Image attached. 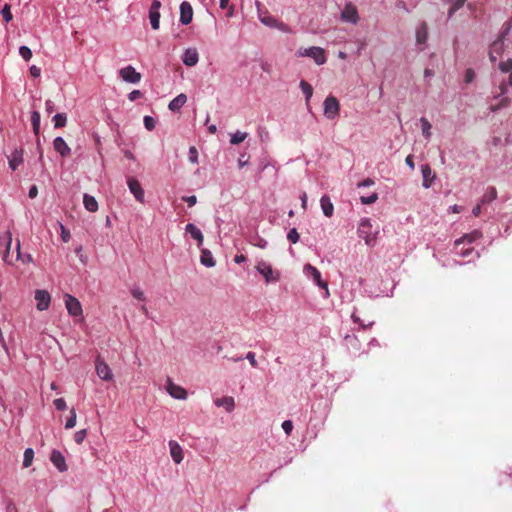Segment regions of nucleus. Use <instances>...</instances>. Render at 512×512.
<instances>
[{
  "label": "nucleus",
  "instance_id": "nucleus-9",
  "mask_svg": "<svg viewBox=\"0 0 512 512\" xmlns=\"http://www.w3.org/2000/svg\"><path fill=\"white\" fill-rule=\"evenodd\" d=\"M119 74L125 82L138 83L141 80V74L137 72L132 66H126L122 68Z\"/></svg>",
  "mask_w": 512,
  "mask_h": 512
},
{
  "label": "nucleus",
  "instance_id": "nucleus-32",
  "mask_svg": "<svg viewBox=\"0 0 512 512\" xmlns=\"http://www.w3.org/2000/svg\"><path fill=\"white\" fill-rule=\"evenodd\" d=\"M499 69L504 73L511 71V74L509 76V82L512 85V59H508L504 62H501L499 64Z\"/></svg>",
  "mask_w": 512,
  "mask_h": 512
},
{
  "label": "nucleus",
  "instance_id": "nucleus-56",
  "mask_svg": "<svg viewBox=\"0 0 512 512\" xmlns=\"http://www.w3.org/2000/svg\"><path fill=\"white\" fill-rule=\"evenodd\" d=\"M247 359L250 361V363H251V365H252L253 367H256V366H257V362H256V359H255V355H254V353L249 352V353L247 354Z\"/></svg>",
  "mask_w": 512,
  "mask_h": 512
},
{
  "label": "nucleus",
  "instance_id": "nucleus-26",
  "mask_svg": "<svg viewBox=\"0 0 512 512\" xmlns=\"http://www.w3.org/2000/svg\"><path fill=\"white\" fill-rule=\"evenodd\" d=\"M215 404L218 407H224L228 412H231L235 406V402L232 397H223L221 399H217Z\"/></svg>",
  "mask_w": 512,
  "mask_h": 512
},
{
  "label": "nucleus",
  "instance_id": "nucleus-31",
  "mask_svg": "<svg viewBox=\"0 0 512 512\" xmlns=\"http://www.w3.org/2000/svg\"><path fill=\"white\" fill-rule=\"evenodd\" d=\"M31 121H32V125H33V131L36 135H38L39 130H40V114H39V112L33 111L31 113Z\"/></svg>",
  "mask_w": 512,
  "mask_h": 512
},
{
  "label": "nucleus",
  "instance_id": "nucleus-33",
  "mask_svg": "<svg viewBox=\"0 0 512 512\" xmlns=\"http://www.w3.org/2000/svg\"><path fill=\"white\" fill-rule=\"evenodd\" d=\"M34 458V451L31 448H27L24 452V460H23V466L25 468H28L31 466Z\"/></svg>",
  "mask_w": 512,
  "mask_h": 512
},
{
  "label": "nucleus",
  "instance_id": "nucleus-15",
  "mask_svg": "<svg viewBox=\"0 0 512 512\" xmlns=\"http://www.w3.org/2000/svg\"><path fill=\"white\" fill-rule=\"evenodd\" d=\"M305 270L308 273H310V275L313 277L314 281L317 283L318 286L326 290V296H329L328 285L325 281H322L320 272L310 264H307L305 266Z\"/></svg>",
  "mask_w": 512,
  "mask_h": 512
},
{
  "label": "nucleus",
  "instance_id": "nucleus-23",
  "mask_svg": "<svg viewBox=\"0 0 512 512\" xmlns=\"http://www.w3.org/2000/svg\"><path fill=\"white\" fill-rule=\"evenodd\" d=\"M187 102V97L185 94H179L169 103V109L173 112L179 111L184 104Z\"/></svg>",
  "mask_w": 512,
  "mask_h": 512
},
{
  "label": "nucleus",
  "instance_id": "nucleus-60",
  "mask_svg": "<svg viewBox=\"0 0 512 512\" xmlns=\"http://www.w3.org/2000/svg\"><path fill=\"white\" fill-rule=\"evenodd\" d=\"M406 164L411 168V169H414V162H413V157L412 155H408L406 157Z\"/></svg>",
  "mask_w": 512,
  "mask_h": 512
},
{
  "label": "nucleus",
  "instance_id": "nucleus-16",
  "mask_svg": "<svg viewBox=\"0 0 512 512\" xmlns=\"http://www.w3.org/2000/svg\"><path fill=\"white\" fill-rule=\"evenodd\" d=\"M53 147L62 157H67L71 153L70 147L62 137L54 139Z\"/></svg>",
  "mask_w": 512,
  "mask_h": 512
},
{
  "label": "nucleus",
  "instance_id": "nucleus-53",
  "mask_svg": "<svg viewBox=\"0 0 512 512\" xmlns=\"http://www.w3.org/2000/svg\"><path fill=\"white\" fill-rule=\"evenodd\" d=\"M297 57H309V48L299 49L296 52Z\"/></svg>",
  "mask_w": 512,
  "mask_h": 512
},
{
  "label": "nucleus",
  "instance_id": "nucleus-18",
  "mask_svg": "<svg viewBox=\"0 0 512 512\" xmlns=\"http://www.w3.org/2000/svg\"><path fill=\"white\" fill-rule=\"evenodd\" d=\"M51 461L58 468L59 471L64 472L67 470L65 458L58 450H53L51 453Z\"/></svg>",
  "mask_w": 512,
  "mask_h": 512
},
{
  "label": "nucleus",
  "instance_id": "nucleus-40",
  "mask_svg": "<svg viewBox=\"0 0 512 512\" xmlns=\"http://www.w3.org/2000/svg\"><path fill=\"white\" fill-rule=\"evenodd\" d=\"M19 53L20 55L22 56V58L26 61L30 60L31 57H32V51L29 47L27 46H21L19 48Z\"/></svg>",
  "mask_w": 512,
  "mask_h": 512
},
{
  "label": "nucleus",
  "instance_id": "nucleus-49",
  "mask_svg": "<svg viewBox=\"0 0 512 512\" xmlns=\"http://www.w3.org/2000/svg\"><path fill=\"white\" fill-rule=\"evenodd\" d=\"M54 405L57 410H65L66 409V402L63 398H58L54 400Z\"/></svg>",
  "mask_w": 512,
  "mask_h": 512
},
{
  "label": "nucleus",
  "instance_id": "nucleus-43",
  "mask_svg": "<svg viewBox=\"0 0 512 512\" xmlns=\"http://www.w3.org/2000/svg\"><path fill=\"white\" fill-rule=\"evenodd\" d=\"M86 436H87V430L82 429L75 433L74 439H75L76 443L81 444L84 441V439L86 438Z\"/></svg>",
  "mask_w": 512,
  "mask_h": 512
},
{
  "label": "nucleus",
  "instance_id": "nucleus-7",
  "mask_svg": "<svg viewBox=\"0 0 512 512\" xmlns=\"http://www.w3.org/2000/svg\"><path fill=\"white\" fill-rule=\"evenodd\" d=\"M97 375L104 381H111L113 379V373L109 365L102 359L97 358L95 365Z\"/></svg>",
  "mask_w": 512,
  "mask_h": 512
},
{
  "label": "nucleus",
  "instance_id": "nucleus-24",
  "mask_svg": "<svg viewBox=\"0 0 512 512\" xmlns=\"http://www.w3.org/2000/svg\"><path fill=\"white\" fill-rule=\"evenodd\" d=\"M321 208L325 216L331 217L333 215L334 206L328 196H323L320 200Z\"/></svg>",
  "mask_w": 512,
  "mask_h": 512
},
{
  "label": "nucleus",
  "instance_id": "nucleus-14",
  "mask_svg": "<svg viewBox=\"0 0 512 512\" xmlns=\"http://www.w3.org/2000/svg\"><path fill=\"white\" fill-rule=\"evenodd\" d=\"M167 391L175 399H185L187 392L181 386L174 384L170 379L167 381Z\"/></svg>",
  "mask_w": 512,
  "mask_h": 512
},
{
  "label": "nucleus",
  "instance_id": "nucleus-27",
  "mask_svg": "<svg viewBox=\"0 0 512 512\" xmlns=\"http://www.w3.org/2000/svg\"><path fill=\"white\" fill-rule=\"evenodd\" d=\"M186 231L191 234V236L198 241V244L201 245L203 242V235L201 231L194 224H187Z\"/></svg>",
  "mask_w": 512,
  "mask_h": 512
},
{
  "label": "nucleus",
  "instance_id": "nucleus-55",
  "mask_svg": "<svg viewBox=\"0 0 512 512\" xmlns=\"http://www.w3.org/2000/svg\"><path fill=\"white\" fill-rule=\"evenodd\" d=\"M142 93L139 90H134L129 94V99L131 101L136 100L137 98L141 97Z\"/></svg>",
  "mask_w": 512,
  "mask_h": 512
},
{
  "label": "nucleus",
  "instance_id": "nucleus-52",
  "mask_svg": "<svg viewBox=\"0 0 512 512\" xmlns=\"http://www.w3.org/2000/svg\"><path fill=\"white\" fill-rule=\"evenodd\" d=\"M41 70L39 67L33 65L30 67V74L32 77L37 78L40 76Z\"/></svg>",
  "mask_w": 512,
  "mask_h": 512
},
{
  "label": "nucleus",
  "instance_id": "nucleus-45",
  "mask_svg": "<svg viewBox=\"0 0 512 512\" xmlns=\"http://www.w3.org/2000/svg\"><path fill=\"white\" fill-rule=\"evenodd\" d=\"M287 238L292 242V243H297L298 240H299V233L297 232V230L295 228L291 229L287 235Z\"/></svg>",
  "mask_w": 512,
  "mask_h": 512
},
{
  "label": "nucleus",
  "instance_id": "nucleus-20",
  "mask_svg": "<svg viewBox=\"0 0 512 512\" xmlns=\"http://www.w3.org/2000/svg\"><path fill=\"white\" fill-rule=\"evenodd\" d=\"M183 62L187 66H194L198 62V52L195 48H188L183 55Z\"/></svg>",
  "mask_w": 512,
  "mask_h": 512
},
{
  "label": "nucleus",
  "instance_id": "nucleus-13",
  "mask_svg": "<svg viewBox=\"0 0 512 512\" xmlns=\"http://www.w3.org/2000/svg\"><path fill=\"white\" fill-rule=\"evenodd\" d=\"M193 9L188 2H182L180 5V22L187 25L192 21Z\"/></svg>",
  "mask_w": 512,
  "mask_h": 512
},
{
  "label": "nucleus",
  "instance_id": "nucleus-38",
  "mask_svg": "<svg viewBox=\"0 0 512 512\" xmlns=\"http://www.w3.org/2000/svg\"><path fill=\"white\" fill-rule=\"evenodd\" d=\"M246 137H247V133L237 131L236 133L231 135L230 142L232 144H239V143L243 142L246 139Z\"/></svg>",
  "mask_w": 512,
  "mask_h": 512
},
{
  "label": "nucleus",
  "instance_id": "nucleus-29",
  "mask_svg": "<svg viewBox=\"0 0 512 512\" xmlns=\"http://www.w3.org/2000/svg\"><path fill=\"white\" fill-rule=\"evenodd\" d=\"M201 263L207 267H212L215 265L212 254L209 250H202L201 252Z\"/></svg>",
  "mask_w": 512,
  "mask_h": 512
},
{
  "label": "nucleus",
  "instance_id": "nucleus-30",
  "mask_svg": "<svg viewBox=\"0 0 512 512\" xmlns=\"http://www.w3.org/2000/svg\"><path fill=\"white\" fill-rule=\"evenodd\" d=\"M480 233L477 232V231H474L470 234H466L464 235L463 237L457 239L455 241V245L458 246L460 245L461 243H463L464 241H467L468 243H472L473 241H475L476 239H478L480 237Z\"/></svg>",
  "mask_w": 512,
  "mask_h": 512
},
{
  "label": "nucleus",
  "instance_id": "nucleus-64",
  "mask_svg": "<svg viewBox=\"0 0 512 512\" xmlns=\"http://www.w3.org/2000/svg\"><path fill=\"white\" fill-rule=\"evenodd\" d=\"M124 155L129 160H135L133 153L129 150L124 151Z\"/></svg>",
  "mask_w": 512,
  "mask_h": 512
},
{
  "label": "nucleus",
  "instance_id": "nucleus-37",
  "mask_svg": "<svg viewBox=\"0 0 512 512\" xmlns=\"http://www.w3.org/2000/svg\"><path fill=\"white\" fill-rule=\"evenodd\" d=\"M420 123H421L423 135L426 138H430V136H431V131H430L431 130V124H430V122L426 118H421L420 119Z\"/></svg>",
  "mask_w": 512,
  "mask_h": 512
},
{
  "label": "nucleus",
  "instance_id": "nucleus-8",
  "mask_svg": "<svg viewBox=\"0 0 512 512\" xmlns=\"http://www.w3.org/2000/svg\"><path fill=\"white\" fill-rule=\"evenodd\" d=\"M161 7V2L158 0H154L151 4L149 10V19L151 23V27L154 30H158L160 27V12L159 9Z\"/></svg>",
  "mask_w": 512,
  "mask_h": 512
},
{
  "label": "nucleus",
  "instance_id": "nucleus-48",
  "mask_svg": "<svg viewBox=\"0 0 512 512\" xmlns=\"http://www.w3.org/2000/svg\"><path fill=\"white\" fill-rule=\"evenodd\" d=\"M131 293L136 299H138L140 301L145 300L144 292L142 290H140L139 288H134Z\"/></svg>",
  "mask_w": 512,
  "mask_h": 512
},
{
  "label": "nucleus",
  "instance_id": "nucleus-1",
  "mask_svg": "<svg viewBox=\"0 0 512 512\" xmlns=\"http://www.w3.org/2000/svg\"><path fill=\"white\" fill-rule=\"evenodd\" d=\"M12 244V234L10 231H6L3 235L0 236V249L3 248V259L10 265H14L16 262H21L22 264H30L33 262L32 256L30 254H26L24 256L21 255L20 252V241H17L15 254H10V247Z\"/></svg>",
  "mask_w": 512,
  "mask_h": 512
},
{
  "label": "nucleus",
  "instance_id": "nucleus-25",
  "mask_svg": "<svg viewBox=\"0 0 512 512\" xmlns=\"http://www.w3.org/2000/svg\"><path fill=\"white\" fill-rule=\"evenodd\" d=\"M83 204L89 212H96L98 210V202L91 195L84 194Z\"/></svg>",
  "mask_w": 512,
  "mask_h": 512
},
{
  "label": "nucleus",
  "instance_id": "nucleus-63",
  "mask_svg": "<svg viewBox=\"0 0 512 512\" xmlns=\"http://www.w3.org/2000/svg\"><path fill=\"white\" fill-rule=\"evenodd\" d=\"M472 213L474 216H479L481 213V206L477 205L473 208Z\"/></svg>",
  "mask_w": 512,
  "mask_h": 512
},
{
  "label": "nucleus",
  "instance_id": "nucleus-35",
  "mask_svg": "<svg viewBox=\"0 0 512 512\" xmlns=\"http://www.w3.org/2000/svg\"><path fill=\"white\" fill-rule=\"evenodd\" d=\"M76 420H77L76 410L74 408H72L70 410V416H69V418L67 419V421L65 423V428L66 429H72L73 427H75Z\"/></svg>",
  "mask_w": 512,
  "mask_h": 512
},
{
  "label": "nucleus",
  "instance_id": "nucleus-19",
  "mask_svg": "<svg viewBox=\"0 0 512 512\" xmlns=\"http://www.w3.org/2000/svg\"><path fill=\"white\" fill-rule=\"evenodd\" d=\"M170 454L175 461V463L179 464L183 460V450L182 447L176 442L171 440L169 442Z\"/></svg>",
  "mask_w": 512,
  "mask_h": 512
},
{
  "label": "nucleus",
  "instance_id": "nucleus-39",
  "mask_svg": "<svg viewBox=\"0 0 512 512\" xmlns=\"http://www.w3.org/2000/svg\"><path fill=\"white\" fill-rule=\"evenodd\" d=\"M496 197H497V191H496V189L494 187H491L485 193V195L483 196L481 202L482 203L489 202V201H492V200L496 199Z\"/></svg>",
  "mask_w": 512,
  "mask_h": 512
},
{
  "label": "nucleus",
  "instance_id": "nucleus-58",
  "mask_svg": "<svg viewBox=\"0 0 512 512\" xmlns=\"http://www.w3.org/2000/svg\"><path fill=\"white\" fill-rule=\"evenodd\" d=\"M37 194H38V189H37V187H36V186H32V187L30 188V190H29V197H30V198H34V197H36V196H37Z\"/></svg>",
  "mask_w": 512,
  "mask_h": 512
},
{
  "label": "nucleus",
  "instance_id": "nucleus-22",
  "mask_svg": "<svg viewBox=\"0 0 512 512\" xmlns=\"http://www.w3.org/2000/svg\"><path fill=\"white\" fill-rule=\"evenodd\" d=\"M23 162V150H14L9 156V166L14 171Z\"/></svg>",
  "mask_w": 512,
  "mask_h": 512
},
{
  "label": "nucleus",
  "instance_id": "nucleus-59",
  "mask_svg": "<svg viewBox=\"0 0 512 512\" xmlns=\"http://www.w3.org/2000/svg\"><path fill=\"white\" fill-rule=\"evenodd\" d=\"M465 0H457L454 7L451 9L450 14H452L456 9L460 8L464 4Z\"/></svg>",
  "mask_w": 512,
  "mask_h": 512
},
{
  "label": "nucleus",
  "instance_id": "nucleus-46",
  "mask_svg": "<svg viewBox=\"0 0 512 512\" xmlns=\"http://www.w3.org/2000/svg\"><path fill=\"white\" fill-rule=\"evenodd\" d=\"M144 124L148 130H153L155 128V120L151 116L144 117Z\"/></svg>",
  "mask_w": 512,
  "mask_h": 512
},
{
  "label": "nucleus",
  "instance_id": "nucleus-50",
  "mask_svg": "<svg viewBox=\"0 0 512 512\" xmlns=\"http://www.w3.org/2000/svg\"><path fill=\"white\" fill-rule=\"evenodd\" d=\"M189 158L192 163L198 162V153L195 147H190L189 149Z\"/></svg>",
  "mask_w": 512,
  "mask_h": 512
},
{
  "label": "nucleus",
  "instance_id": "nucleus-41",
  "mask_svg": "<svg viewBox=\"0 0 512 512\" xmlns=\"http://www.w3.org/2000/svg\"><path fill=\"white\" fill-rule=\"evenodd\" d=\"M1 14L6 22H10L12 20V13L10 10V5L5 4L1 10Z\"/></svg>",
  "mask_w": 512,
  "mask_h": 512
},
{
  "label": "nucleus",
  "instance_id": "nucleus-11",
  "mask_svg": "<svg viewBox=\"0 0 512 512\" xmlns=\"http://www.w3.org/2000/svg\"><path fill=\"white\" fill-rule=\"evenodd\" d=\"M341 19L345 22L357 23L359 16L356 7L352 4H347L341 13Z\"/></svg>",
  "mask_w": 512,
  "mask_h": 512
},
{
  "label": "nucleus",
  "instance_id": "nucleus-4",
  "mask_svg": "<svg viewBox=\"0 0 512 512\" xmlns=\"http://www.w3.org/2000/svg\"><path fill=\"white\" fill-rule=\"evenodd\" d=\"M340 105L338 100L333 97H327L324 101V115L329 119H334L339 114Z\"/></svg>",
  "mask_w": 512,
  "mask_h": 512
},
{
  "label": "nucleus",
  "instance_id": "nucleus-17",
  "mask_svg": "<svg viewBox=\"0 0 512 512\" xmlns=\"http://www.w3.org/2000/svg\"><path fill=\"white\" fill-rule=\"evenodd\" d=\"M309 57L314 59L315 63L318 65H322L326 62L325 51L321 47H310Z\"/></svg>",
  "mask_w": 512,
  "mask_h": 512
},
{
  "label": "nucleus",
  "instance_id": "nucleus-12",
  "mask_svg": "<svg viewBox=\"0 0 512 512\" xmlns=\"http://www.w3.org/2000/svg\"><path fill=\"white\" fill-rule=\"evenodd\" d=\"M127 183H128L131 193L135 196V198L139 202L143 203L144 202V190H143L140 182L135 178H129Z\"/></svg>",
  "mask_w": 512,
  "mask_h": 512
},
{
  "label": "nucleus",
  "instance_id": "nucleus-44",
  "mask_svg": "<svg viewBox=\"0 0 512 512\" xmlns=\"http://www.w3.org/2000/svg\"><path fill=\"white\" fill-rule=\"evenodd\" d=\"M230 0H220V7L222 9L228 8L227 16L231 17L234 13V6H229Z\"/></svg>",
  "mask_w": 512,
  "mask_h": 512
},
{
  "label": "nucleus",
  "instance_id": "nucleus-62",
  "mask_svg": "<svg viewBox=\"0 0 512 512\" xmlns=\"http://www.w3.org/2000/svg\"><path fill=\"white\" fill-rule=\"evenodd\" d=\"M245 260H246V257L243 254L236 255V257H235V262L238 264L244 262Z\"/></svg>",
  "mask_w": 512,
  "mask_h": 512
},
{
  "label": "nucleus",
  "instance_id": "nucleus-5",
  "mask_svg": "<svg viewBox=\"0 0 512 512\" xmlns=\"http://www.w3.org/2000/svg\"><path fill=\"white\" fill-rule=\"evenodd\" d=\"M259 19L264 25H266L268 27L277 28V29H279L283 32H287V33H289L291 31L290 28L285 23L278 21L276 18H274L271 15L260 13Z\"/></svg>",
  "mask_w": 512,
  "mask_h": 512
},
{
  "label": "nucleus",
  "instance_id": "nucleus-47",
  "mask_svg": "<svg viewBox=\"0 0 512 512\" xmlns=\"http://www.w3.org/2000/svg\"><path fill=\"white\" fill-rule=\"evenodd\" d=\"M60 230H61V238L63 242H68L70 240V232L67 230L64 225L60 224Z\"/></svg>",
  "mask_w": 512,
  "mask_h": 512
},
{
  "label": "nucleus",
  "instance_id": "nucleus-51",
  "mask_svg": "<svg viewBox=\"0 0 512 512\" xmlns=\"http://www.w3.org/2000/svg\"><path fill=\"white\" fill-rule=\"evenodd\" d=\"M282 428L286 434H290L293 429V424L290 420H286L282 423Z\"/></svg>",
  "mask_w": 512,
  "mask_h": 512
},
{
  "label": "nucleus",
  "instance_id": "nucleus-2",
  "mask_svg": "<svg viewBox=\"0 0 512 512\" xmlns=\"http://www.w3.org/2000/svg\"><path fill=\"white\" fill-rule=\"evenodd\" d=\"M359 236L362 237L367 245H374L377 232H372V225L369 220L363 219L358 229Z\"/></svg>",
  "mask_w": 512,
  "mask_h": 512
},
{
  "label": "nucleus",
  "instance_id": "nucleus-6",
  "mask_svg": "<svg viewBox=\"0 0 512 512\" xmlns=\"http://www.w3.org/2000/svg\"><path fill=\"white\" fill-rule=\"evenodd\" d=\"M35 300L37 302L36 308L39 311H45L49 308L51 302V296L46 290H36L35 291Z\"/></svg>",
  "mask_w": 512,
  "mask_h": 512
},
{
  "label": "nucleus",
  "instance_id": "nucleus-21",
  "mask_svg": "<svg viewBox=\"0 0 512 512\" xmlns=\"http://www.w3.org/2000/svg\"><path fill=\"white\" fill-rule=\"evenodd\" d=\"M421 171H422V175H423V186L425 188H429L435 179V174L433 173L430 166L427 164L422 165Z\"/></svg>",
  "mask_w": 512,
  "mask_h": 512
},
{
  "label": "nucleus",
  "instance_id": "nucleus-57",
  "mask_svg": "<svg viewBox=\"0 0 512 512\" xmlns=\"http://www.w3.org/2000/svg\"><path fill=\"white\" fill-rule=\"evenodd\" d=\"M248 161L249 159L248 158H245L244 156H241L239 159H238V165L239 167H244L248 164Z\"/></svg>",
  "mask_w": 512,
  "mask_h": 512
},
{
  "label": "nucleus",
  "instance_id": "nucleus-42",
  "mask_svg": "<svg viewBox=\"0 0 512 512\" xmlns=\"http://www.w3.org/2000/svg\"><path fill=\"white\" fill-rule=\"evenodd\" d=\"M378 199V194L377 193H372L370 196H362L360 198L362 204H372L374 202H376Z\"/></svg>",
  "mask_w": 512,
  "mask_h": 512
},
{
  "label": "nucleus",
  "instance_id": "nucleus-34",
  "mask_svg": "<svg viewBox=\"0 0 512 512\" xmlns=\"http://www.w3.org/2000/svg\"><path fill=\"white\" fill-rule=\"evenodd\" d=\"M53 120L56 128L64 127L67 123V117L63 113L56 114Z\"/></svg>",
  "mask_w": 512,
  "mask_h": 512
},
{
  "label": "nucleus",
  "instance_id": "nucleus-61",
  "mask_svg": "<svg viewBox=\"0 0 512 512\" xmlns=\"http://www.w3.org/2000/svg\"><path fill=\"white\" fill-rule=\"evenodd\" d=\"M373 184H374V181L370 178H367L364 181H362L361 183H359L358 186H370Z\"/></svg>",
  "mask_w": 512,
  "mask_h": 512
},
{
  "label": "nucleus",
  "instance_id": "nucleus-10",
  "mask_svg": "<svg viewBox=\"0 0 512 512\" xmlns=\"http://www.w3.org/2000/svg\"><path fill=\"white\" fill-rule=\"evenodd\" d=\"M257 270L258 272L263 275V277L265 278L266 282L269 283L271 281H278L279 280V273H274V271L272 270L271 266L264 263V262H261L257 265Z\"/></svg>",
  "mask_w": 512,
  "mask_h": 512
},
{
  "label": "nucleus",
  "instance_id": "nucleus-54",
  "mask_svg": "<svg viewBox=\"0 0 512 512\" xmlns=\"http://www.w3.org/2000/svg\"><path fill=\"white\" fill-rule=\"evenodd\" d=\"M184 201L188 203L189 206H193L197 202L196 196H188L183 198Z\"/></svg>",
  "mask_w": 512,
  "mask_h": 512
},
{
  "label": "nucleus",
  "instance_id": "nucleus-3",
  "mask_svg": "<svg viewBox=\"0 0 512 512\" xmlns=\"http://www.w3.org/2000/svg\"><path fill=\"white\" fill-rule=\"evenodd\" d=\"M65 306L68 313L73 317L82 316V306L77 298L70 294L64 296Z\"/></svg>",
  "mask_w": 512,
  "mask_h": 512
},
{
  "label": "nucleus",
  "instance_id": "nucleus-36",
  "mask_svg": "<svg viewBox=\"0 0 512 512\" xmlns=\"http://www.w3.org/2000/svg\"><path fill=\"white\" fill-rule=\"evenodd\" d=\"M300 87L306 96V100L309 101V99L312 97V94H313V89H312L311 85L309 83H307L306 81L302 80L300 82Z\"/></svg>",
  "mask_w": 512,
  "mask_h": 512
},
{
  "label": "nucleus",
  "instance_id": "nucleus-28",
  "mask_svg": "<svg viewBox=\"0 0 512 512\" xmlns=\"http://www.w3.org/2000/svg\"><path fill=\"white\" fill-rule=\"evenodd\" d=\"M428 38V29L425 23H422L416 32V40L419 44H424Z\"/></svg>",
  "mask_w": 512,
  "mask_h": 512
}]
</instances>
